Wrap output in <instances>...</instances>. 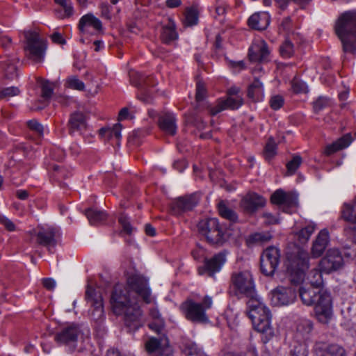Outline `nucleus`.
Here are the masks:
<instances>
[{"mask_svg": "<svg viewBox=\"0 0 356 356\" xmlns=\"http://www.w3.org/2000/svg\"><path fill=\"white\" fill-rule=\"evenodd\" d=\"M110 302L113 313L123 316L128 327L134 330L141 326L142 312L138 300L131 295L125 286L118 284L114 286Z\"/></svg>", "mask_w": 356, "mask_h": 356, "instance_id": "obj_1", "label": "nucleus"}, {"mask_svg": "<svg viewBox=\"0 0 356 356\" xmlns=\"http://www.w3.org/2000/svg\"><path fill=\"white\" fill-rule=\"evenodd\" d=\"M299 293L305 305H314V313L318 321L322 323H327L333 314L330 294L327 291L314 286L301 287Z\"/></svg>", "mask_w": 356, "mask_h": 356, "instance_id": "obj_2", "label": "nucleus"}, {"mask_svg": "<svg viewBox=\"0 0 356 356\" xmlns=\"http://www.w3.org/2000/svg\"><path fill=\"white\" fill-rule=\"evenodd\" d=\"M335 32L343 51L353 53L356 50V11L343 13L336 22Z\"/></svg>", "mask_w": 356, "mask_h": 356, "instance_id": "obj_3", "label": "nucleus"}, {"mask_svg": "<svg viewBox=\"0 0 356 356\" xmlns=\"http://www.w3.org/2000/svg\"><path fill=\"white\" fill-rule=\"evenodd\" d=\"M248 316L256 330L262 333H271V315L268 308L257 296L249 298L247 302Z\"/></svg>", "mask_w": 356, "mask_h": 356, "instance_id": "obj_4", "label": "nucleus"}, {"mask_svg": "<svg viewBox=\"0 0 356 356\" xmlns=\"http://www.w3.org/2000/svg\"><path fill=\"white\" fill-rule=\"evenodd\" d=\"M286 273L291 282L298 284L302 282L305 275V270L309 268V255L302 250L289 252L284 262Z\"/></svg>", "mask_w": 356, "mask_h": 356, "instance_id": "obj_5", "label": "nucleus"}, {"mask_svg": "<svg viewBox=\"0 0 356 356\" xmlns=\"http://www.w3.org/2000/svg\"><path fill=\"white\" fill-rule=\"evenodd\" d=\"M24 51L26 58L35 63H42L47 49V40L35 31H24Z\"/></svg>", "mask_w": 356, "mask_h": 356, "instance_id": "obj_6", "label": "nucleus"}, {"mask_svg": "<svg viewBox=\"0 0 356 356\" xmlns=\"http://www.w3.org/2000/svg\"><path fill=\"white\" fill-rule=\"evenodd\" d=\"M212 304V298L205 296L202 302H197L193 299L186 300L180 305V309L188 321L193 323H206L209 322L206 311L211 307Z\"/></svg>", "mask_w": 356, "mask_h": 356, "instance_id": "obj_7", "label": "nucleus"}, {"mask_svg": "<svg viewBox=\"0 0 356 356\" xmlns=\"http://www.w3.org/2000/svg\"><path fill=\"white\" fill-rule=\"evenodd\" d=\"M125 287L131 295L136 298L138 302L140 300L146 304H149L153 301L154 298L152 295L149 280L145 276L140 274H134L129 276L127 279Z\"/></svg>", "mask_w": 356, "mask_h": 356, "instance_id": "obj_8", "label": "nucleus"}, {"mask_svg": "<svg viewBox=\"0 0 356 356\" xmlns=\"http://www.w3.org/2000/svg\"><path fill=\"white\" fill-rule=\"evenodd\" d=\"M198 229L211 244L221 245L226 241L225 229L216 218L201 220L198 224Z\"/></svg>", "mask_w": 356, "mask_h": 356, "instance_id": "obj_9", "label": "nucleus"}, {"mask_svg": "<svg viewBox=\"0 0 356 356\" xmlns=\"http://www.w3.org/2000/svg\"><path fill=\"white\" fill-rule=\"evenodd\" d=\"M82 332L78 325L70 324L63 327L54 337L55 341L65 346L68 351H74L77 346L79 339L81 337Z\"/></svg>", "mask_w": 356, "mask_h": 356, "instance_id": "obj_10", "label": "nucleus"}, {"mask_svg": "<svg viewBox=\"0 0 356 356\" xmlns=\"http://www.w3.org/2000/svg\"><path fill=\"white\" fill-rule=\"evenodd\" d=\"M231 282L236 293L245 294L249 298L257 295L252 276L249 271L234 273Z\"/></svg>", "mask_w": 356, "mask_h": 356, "instance_id": "obj_11", "label": "nucleus"}, {"mask_svg": "<svg viewBox=\"0 0 356 356\" xmlns=\"http://www.w3.org/2000/svg\"><path fill=\"white\" fill-rule=\"evenodd\" d=\"M239 88L232 87L229 90V97L225 99H219L216 106L209 109L211 115H215L225 109H237L243 104V97L238 95Z\"/></svg>", "mask_w": 356, "mask_h": 356, "instance_id": "obj_12", "label": "nucleus"}, {"mask_svg": "<svg viewBox=\"0 0 356 356\" xmlns=\"http://www.w3.org/2000/svg\"><path fill=\"white\" fill-rule=\"evenodd\" d=\"M343 265V259L337 249H330L325 256L321 259L318 268L324 273L329 274L340 269Z\"/></svg>", "mask_w": 356, "mask_h": 356, "instance_id": "obj_13", "label": "nucleus"}, {"mask_svg": "<svg viewBox=\"0 0 356 356\" xmlns=\"http://www.w3.org/2000/svg\"><path fill=\"white\" fill-rule=\"evenodd\" d=\"M270 301L274 306H286L293 303L296 298L295 290L291 287L278 286L271 291Z\"/></svg>", "mask_w": 356, "mask_h": 356, "instance_id": "obj_14", "label": "nucleus"}, {"mask_svg": "<svg viewBox=\"0 0 356 356\" xmlns=\"http://www.w3.org/2000/svg\"><path fill=\"white\" fill-rule=\"evenodd\" d=\"M86 298L92 307L91 317L95 321H101L104 317L103 298L102 294L90 286L86 291Z\"/></svg>", "mask_w": 356, "mask_h": 356, "instance_id": "obj_15", "label": "nucleus"}, {"mask_svg": "<svg viewBox=\"0 0 356 356\" xmlns=\"http://www.w3.org/2000/svg\"><path fill=\"white\" fill-rule=\"evenodd\" d=\"M145 349L149 356H170L172 354V348L165 337L150 338L145 343Z\"/></svg>", "mask_w": 356, "mask_h": 356, "instance_id": "obj_16", "label": "nucleus"}, {"mask_svg": "<svg viewBox=\"0 0 356 356\" xmlns=\"http://www.w3.org/2000/svg\"><path fill=\"white\" fill-rule=\"evenodd\" d=\"M225 261V254L220 252L211 259H206L204 266L198 268V273L201 275L208 274L209 276H213L220 270Z\"/></svg>", "mask_w": 356, "mask_h": 356, "instance_id": "obj_17", "label": "nucleus"}, {"mask_svg": "<svg viewBox=\"0 0 356 356\" xmlns=\"http://www.w3.org/2000/svg\"><path fill=\"white\" fill-rule=\"evenodd\" d=\"M270 54L266 42L261 39H256L249 48L248 56L252 62H264L267 60Z\"/></svg>", "mask_w": 356, "mask_h": 356, "instance_id": "obj_18", "label": "nucleus"}, {"mask_svg": "<svg viewBox=\"0 0 356 356\" xmlns=\"http://www.w3.org/2000/svg\"><path fill=\"white\" fill-rule=\"evenodd\" d=\"M79 27L83 33L95 34L102 29V24L98 18L89 13L80 19Z\"/></svg>", "mask_w": 356, "mask_h": 356, "instance_id": "obj_19", "label": "nucleus"}, {"mask_svg": "<svg viewBox=\"0 0 356 356\" xmlns=\"http://www.w3.org/2000/svg\"><path fill=\"white\" fill-rule=\"evenodd\" d=\"M266 200L256 193H248L241 202V207L248 212H254L265 206Z\"/></svg>", "mask_w": 356, "mask_h": 356, "instance_id": "obj_20", "label": "nucleus"}, {"mask_svg": "<svg viewBox=\"0 0 356 356\" xmlns=\"http://www.w3.org/2000/svg\"><path fill=\"white\" fill-rule=\"evenodd\" d=\"M329 239L328 230L327 229L321 230L312 244L311 253L314 258H318L323 254L329 243Z\"/></svg>", "mask_w": 356, "mask_h": 356, "instance_id": "obj_21", "label": "nucleus"}, {"mask_svg": "<svg viewBox=\"0 0 356 356\" xmlns=\"http://www.w3.org/2000/svg\"><path fill=\"white\" fill-rule=\"evenodd\" d=\"M312 329L313 324L311 321L308 319L298 320L293 339L309 343Z\"/></svg>", "mask_w": 356, "mask_h": 356, "instance_id": "obj_22", "label": "nucleus"}, {"mask_svg": "<svg viewBox=\"0 0 356 356\" xmlns=\"http://www.w3.org/2000/svg\"><path fill=\"white\" fill-rule=\"evenodd\" d=\"M158 125L168 135L174 136L177 132L176 118L173 113H165L160 115Z\"/></svg>", "mask_w": 356, "mask_h": 356, "instance_id": "obj_23", "label": "nucleus"}, {"mask_svg": "<svg viewBox=\"0 0 356 356\" xmlns=\"http://www.w3.org/2000/svg\"><path fill=\"white\" fill-rule=\"evenodd\" d=\"M271 202L273 204L296 207L298 205V198L291 193H285L282 190H277L271 195Z\"/></svg>", "mask_w": 356, "mask_h": 356, "instance_id": "obj_24", "label": "nucleus"}, {"mask_svg": "<svg viewBox=\"0 0 356 356\" xmlns=\"http://www.w3.org/2000/svg\"><path fill=\"white\" fill-rule=\"evenodd\" d=\"M270 24V15L266 12H259L253 14L248 19V25L255 30H264Z\"/></svg>", "mask_w": 356, "mask_h": 356, "instance_id": "obj_25", "label": "nucleus"}, {"mask_svg": "<svg viewBox=\"0 0 356 356\" xmlns=\"http://www.w3.org/2000/svg\"><path fill=\"white\" fill-rule=\"evenodd\" d=\"M56 231L53 227H40L36 234L37 242L42 245L48 246L51 251L50 246L55 244Z\"/></svg>", "mask_w": 356, "mask_h": 356, "instance_id": "obj_26", "label": "nucleus"}, {"mask_svg": "<svg viewBox=\"0 0 356 356\" xmlns=\"http://www.w3.org/2000/svg\"><path fill=\"white\" fill-rule=\"evenodd\" d=\"M121 130L122 125L117 123L112 127L102 128L99 130V134L105 140L112 141L113 144L119 145L122 136Z\"/></svg>", "mask_w": 356, "mask_h": 356, "instance_id": "obj_27", "label": "nucleus"}, {"mask_svg": "<svg viewBox=\"0 0 356 356\" xmlns=\"http://www.w3.org/2000/svg\"><path fill=\"white\" fill-rule=\"evenodd\" d=\"M69 127L72 132L85 129L86 128V115L80 112L74 113L69 120Z\"/></svg>", "mask_w": 356, "mask_h": 356, "instance_id": "obj_28", "label": "nucleus"}, {"mask_svg": "<svg viewBox=\"0 0 356 356\" xmlns=\"http://www.w3.org/2000/svg\"><path fill=\"white\" fill-rule=\"evenodd\" d=\"M351 141V136L350 135H346L333 143L327 145L324 150V154L330 155L339 150L344 149L350 145Z\"/></svg>", "mask_w": 356, "mask_h": 356, "instance_id": "obj_29", "label": "nucleus"}, {"mask_svg": "<svg viewBox=\"0 0 356 356\" xmlns=\"http://www.w3.org/2000/svg\"><path fill=\"white\" fill-rule=\"evenodd\" d=\"M0 71L8 79H14L17 76V67L15 61L13 58H6L0 62Z\"/></svg>", "mask_w": 356, "mask_h": 356, "instance_id": "obj_30", "label": "nucleus"}, {"mask_svg": "<svg viewBox=\"0 0 356 356\" xmlns=\"http://www.w3.org/2000/svg\"><path fill=\"white\" fill-rule=\"evenodd\" d=\"M309 343L293 339L289 356H308Z\"/></svg>", "mask_w": 356, "mask_h": 356, "instance_id": "obj_31", "label": "nucleus"}, {"mask_svg": "<svg viewBox=\"0 0 356 356\" xmlns=\"http://www.w3.org/2000/svg\"><path fill=\"white\" fill-rule=\"evenodd\" d=\"M272 236L268 232H256L250 234L245 239L248 246L260 245L269 241Z\"/></svg>", "mask_w": 356, "mask_h": 356, "instance_id": "obj_32", "label": "nucleus"}, {"mask_svg": "<svg viewBox=\"0 0 356 356\" xmlns=\"http://www.w3.org/2000/svg\"><path fill=\"white\" fill-rule=\"evenodd\" d=\"M248 96L253 101H259L264 97L263 84L255 79L249 86L248 90Z\"/></svg>", "mask_w": 356, "mask_h": 356, "instance_id": "obj_33", "label": "nucleus"}, {"mask_svg": "<svg viewBox=\"0 0 356 356\" xmlns=\"http://www.w3.org/2000/svg\"><path fill=\"white\" fill-rule=\"evenodd\" d=\"M197 204V200L193 196L179 198L175 203V206L182 211L191 210Z\"/></svg>", "mask_w": 356, "mask_h": 356, "instance_id": "obj_34", "label": "nucleus"}, {"mask_svg": "<svg viewBox=\"0 0 356 356\" xmlns=\"http://www.w3.org/2000/svg\"><path fill=\"white\" fill-rule=\"evenodd\" d=\"M177 38V33L175 31V25L173 22L169 21L167 25L163 28L161 38L165 43L175 40Z\"/></svg>", "mask_w": 356, "mask_h": 356, "instance_id": "obj_35", "label": "nucleus"}, {"mask_svg": "<svg viewBox=\"0 0 356 356\" xmlns=\"http://www.w3.org/2000/svg\"><path fill=\"white\" fill-rule=\"evenodd\" d=\"M86 216L91 225H97L106 219V214L104 211L94 209H88Z\"/></svg>", "mask_w": 356, "mask_h": 356, "instance_id": "obj_36", "label": "nucleus"}, {"mask_svg": "<svg viewBox=\"0 0 356 356\" xmlns=\"http://www.w3.org/2000/svg\"><path fill=\"white\" fill-rule=\"evenodd\" d=\"M199 17L198 10L195 7H191L186 9L184 24L186 26H191L197 24Z\"/></svg>", "mask_w": 356, "mask_h": 356, "instance_id": "obj_37", "label": "nucleus"}, {"mask_svg": "<svg viewBox=\"0 0 356 356\" xmlns=\"http://www.w3.org/2000/svg\"><path fill=\"white\" fill-rule=\"evenodd\" d=\"M261 256L264 258L267 257L275 266H278L280 258V252L278 248L269 247L263 252Z\"/></svg>", "mask_w": 356, "mask_h": 356, "instance_id": "obj_38", "label": "nucleus"}, {"mask_svg": "<svg viewBox=\"0 0 356 356\" xmlns=\"http://www.w3.org/2000/svg\"><path fill=\"white\" fill-rule=\"evenodd\" d=\"M315 229L316 225L314 222H311L301 230H300L297 233V236L300 242L302 243L307 242Z\"/></svg>", "mask_w": 356, "mask_h": 356, "instance_id": "obj_39", "label": "nucleus"}, {"mask_svg": "<svg viewBox=\"0 0 356 356\" xmlns=\"http://www.w3.org/2000/svg\"><path fill=\"white\" fill-rule=\"evenodd\" d=\"M218 211L220 215L224 218L232 222H235L237 220L236 213L232 209L227 207L223 202H220L218 204Z\"/></svg>", "mask_w": 356, "mask_h": 356, "instance_id": "obj_40", "label": "nucleus"}, {"mask_svg": "<svg viewBox=\"0 0 356 356\" xmlns=\"http://www.w3.org/2000/svg\"><path fill=\"white\" fill-rule=\"evenodd\" d=\"M321 268H314L308 275V280L312 286L320 287L323 284V277Z\"/></svg>", "mask_w": 356, "mask_h": 356, "instance_id": "obj_41", "label": "nucleus"}, {"mask_svg": "<svg viewBox=\"0 0 356 356\" xmlns=\"http://www.w3.org/2000/svg\"><path fill=\"white\" fill-rule=\"evenodd\" d=\"M261 270L266 276H272L277 268L268 259L261 256Z\"/></svg>", "mask_w": 356, "mask_h": 356, "instance_id": "obj_42", "label": "nucleus"}, {"mask_svg": "<svg viewBox=\"0 0 356 356\" xmlns=\"http://www.w3.org/2000/svg\"><path fill=\"white\" fill-rule=\"evenodd\" d=\"M51 175L57 179L65 178L70 174V171L60 165L52 164L49 167Z\"/></svg>", "mask_w": 356, "mask_h": 356, "instance_id": "obj_43", "label": "nucleus"}, {"mask_svg": "<svg viewBox=\"0 0 356 356\" xmlns=\"http://www.w3.org/2000/svg\"><path fill=\"white\" fill-rule=\"evenodd\" d=\"M324 356H346L344 349L337 344L327 345L324 348Z\"/></svg>", "mask_w": 356, "mask_h": 356, "instance_id": "obj_44", "label": "nucleus"}, {"mask_svg": "<svg viewBox=\"0 0 356 356\" xmlns=\"http://www.w3.org/2000/svg\"><path fill=\"white\" fill-rule=\"evenodd\" d=\"M291 90L294 93H307L309 91L308 86L304 81L294 78L291 83Z\"/></svg>", "mask_w": 356, "mask_h": 356, "instance_id": "obj_45", "label": "nucleus"}, {"mask_svg": "<svg viewBox=\"0 0 356 356\" xmlns=\"http://www.w3.org/2000/svg\"><path fill=\"white\" fill-rule=\"evenodd\" d=\"M183 352L187 355L202 356L204 355L202 350L198 347L196 343L193 342L186 343L183 348Z\"/></svg>", "mask_w": 356, "mask_h": 356, "instance_id": "obj_46", "label": "nucleus"}, {"mask_svg": "<svg viewBox=\"0 0 356 356\" xmlns=\"http://www.w3.org/2000/svg\"><path fill=\"white\" fill-rule=\"evenodd\" d=\"M20 90L15 86H10L0 88V99H9L13 97L19 95Z\"/></svg>", "mask_w": 356, "mask_h": 356, "instance_id": "obj_47", "label": "nucleus"}, {"mask_svg": "<svg viewBox=\"0 0 356 356\" xmlns=\"http://www.w3.org/2000/svg\"><path fill=\"white\" fill-rule=\"evenodd\" d=\"M66 86L67 88L78 90H83L85 88V85L83 81H81L80 79H79L75 76H72L69 77L66 80Z\"/></svg>", "mask_w": 356, "mask_h": 356, "instance_id": "obj_48", "label": "nucleus"}, {"mask_svg": "<svg viewBox=\"0 0 356 356\" xmlns=\"http://www.w3.org/2000/svg\"><path fill=\"white\" fill-rule=\"evenodd\" d=\"M276 143L273 138H270L266 145L264 155L266 159H272L276 154Z\"/></svg>", "mask_w": 356, "mask_h": 356, "instance_id": "obj_49", "label": "nucleus"}, {"mask_svg": "<svg viewBox=\"0 0 356 356\" xmlns=\"http://www.w3.org/2000/svg\"><path fill=\"white\" fill-rule=\"evenodd\" d=\"M294 53V47L291 41L286 40L280 47V54L285 58H290Z\"/></svg>", "mask_w": 356, "mask_h": 356, "instance_id": "obj_50", "label": "nucleus"}, {"mask_svg": "<svg viewBox=\"0 0 356 356\" xmlns=\"http://www.w3.org/2000/svg\"><path fill=\"white\" fill-rule=\"evenodd\" d=\"M55 2L63 7L64 13L60 15V17H69L72 14L73 8L70 0H54Z\"/></svg>", "mask_w": 356, "mask_h": 356, "instance_id": "obj_51", "label": "nucleus"}, {"mask_svg": "<svg viewBox=\"0 0 356 356\" xmlns=\"http://www.w3.org/2000/svg\"><path fill=\"white\" fill-rule=\"evenodd\" d=\"M301 163H302L301 157L298 155L294 156L293 157V159H291V161H290L286 165L288 173L289 175L293 174L296 171V170L299 168Z\"/></svg>", "mask_w": 356, "mask_h": 356, "instance_id": "obj_52", "label": "nucleus"}, {"mask_svg": "<svg viewBox=\"0 0 356 356\" xmlns=\"http://www.w3.org/2000/svg\"><path fill=\"white\" fill-rule=\"evenodd\" d=\"M27 126L30 130L34 131L39 136H42L44 134V127L36 120L33 119L27 122Z\"/></svg>", "mask_w": 356, "mask_h": 356, "instance_id": "obj_53", "label": "nucleus"}, {"mask_svg": "<svg viewBox=\"0 0 356 356\" xmlns=\"http://www.w3.org/2000/svg\"><path fill=\"white\" fill-rule=\"evenodd\" d=\"M42 97L44 99H49L53 93L54 86L49 81H43L41 84Z\"/></svg>", "mask_w": 356, "mask_h": 356, "instance_id": "obj_54", "label": "nucleus"}, {"mask_svg": "<svg viewBox=\"0 0 356 356\" xmlns=\"http://www.w3.org/2000/svg\"><path fill=\"white\" fill-rule=\"evenodd\" d=\"M330 99L325 97H319L314 102V109L316 112H318L323 109L324 108L330 105Z\"/></svg>", "mask_w": 356, "mask_h": 356, "instance_id": "obj_55", "label": "nucleus"}, {"mask_svg": "<svg viewBox=\"0 0 356 356\" xmlns=\"http://www.w3.org/2000/svg\"><path fill=\"white\" fill-rule=\"evenodd\" d=\"M284 98L282 96L277 95L273 96L270 99V106L274 110L280 109L284 104Z\"/></svg>", "mask_w": 356, "mask_h": 356, "instance_id": "obj_56", "label": "nucleus"}, {"mask_svg": "<svg viewBox=\"0 0 356 356\" xmlns=\"http://www.w3.org/2000/svg\"><path fill=\"white\" fill-rule=\"evenodd\" d=\"M119 222L122 225L124 232L127 234H131L133 230V227L130 224L128 217L124 214L120 215L119 217Z\"/></svg>", "mask_w": 356, "mask_h": 356, "instance_id": "obj_57", "label": "nucleus"}, {"mask_svg": "<svg viewBox=\"0 0 356 356\" xmlns=\"http://www.w3.org/2000/svg\"><path fill=\"white\" fill-rule=\"evenodd\" d=\"M206 95V88L204 84L202 82H197L196 86V100L202 101Z\"/></svg>", "mask_w": 356, "mask_h": 356, "instance_id": "obj_58", "label": "nucleus"}, {"mask_svg": "<svg viewBox=\"0 0 356 356\" xmlns=\"http://www.w3.org/2000/svg\"><path fill=\"white\" fill-rule=\"evenodd\" d=\"M152 90L145 88L143 87L141 89V92L139 96V98L141 101H143L145 103L149 104L151 103L152 99L151 97Z\"/></svg>", "mask_w": 356, "mask_h": 356, "instance_id": "obj_59", "label": "nucleus"}, {"mask_svg": "<svg viewBox=\"0 0 356 356\" xmlns=\"http://www.w3.org/2000/svg\"><path fill=\"white\" fill-rule=\"evenodd\" d=\"M0 223L9 231H14L15 229L14 223L4 216H0Z\"/></svg>", "mask_w": 356, "mask_h": 356, "instance_id": "obj_60", "label": "nucleus"}, {"mask_svg": "<svg viewBox=\"0 0 356 356\" xmlns=\"http://www.w3.org/2000/svg\"><path fill=\"white\" fill-rule=\"evenodd\" d=\"M292 27L291 19L287 17L283 19L280 24V29L286 32H289Z\"/></svg>", "mask_w": 356, "mask_h": 356, "instance_id": "obj_61", "label": "nucleus"}, {"mask_svg": "<svg viewBox=\"0 0 356 356\" xmlns=\"http://www.w3.org/2000/svg\"><path fill=\"white\" fill-rule=\"evenodd\" d=\"M43 286L48 290H54L56 287V281L52 278H44L42 280Z\"/></svg>", "mask_w": 356, "mask_h": 356, "instance_id": "obj_62", "label": "nucleus"}, {"mask_svg": "<svg viewBox=\"0 0 356 356\" xmlns=\"http://www.w3.org/2000/svg\"><path fill=\"white\" fill-rule=\"evenodd\" d=\"M51 38L54 43L59 44H63L65 43V39L63 38L62 35L58 32L54 33L51 35Z\"/></svg>", "mask_w": 356, "mask_h": 356, "instance_id": "obj_63", "label": "nucleus"}, {"mask_svg": "<svg viewBox=\"0 0 356 356\" xmlns=\"http://www.w3.org/2000/svg\"><path fill=\"white\" fill-rule=\"evenodd\" d=\"M164 325L163 321L162 320L157 321L156 323H152L149 325L150 329L154 330L156 332H160L163 329Z\"/></svg>", "mask_w": 356, "mask_h": 356, "instance_id": "obj_64", "label": "nucleus"}]
</instances>
